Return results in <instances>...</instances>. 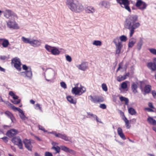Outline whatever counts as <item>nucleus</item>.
Segmentation results:
<instances>
[{"label": "nucleus", "mask_w": 156, "mask_h": 156, "mask_svg": "<svg viewBox=\"0 0 156 156\" xmlns=\"http://www.w3.org/2000/svg\"><path fill=\"white\" fill-rule=\"evenodd\" d=\"M138 20V16L132 15L129 16L126 19L124 23L125 27L130 30L129 36L131 37L134 32V30L140 26L139 22H136Z\"/></svg>", "instance_id": "1"}, {"label": "nucleus", "mask_w": 156, "mask_h": 156, "mask_svg": "<svg viewBox=\"0 0 156 156\" xmlns=\"http://www.w3.org/2000/svg\"><path fill=\"white\" fill-rule=\"evenodd\" d=\"M4 16L9 20L6 21L7 25L10 29H17L19 28L15 20L18 19L16 14L12 11L6 9L4 12Z\"/></svg>", "instance_id": "2"}, {"label": "nucleus", "mask_w": 156, "mask_h": 156, "mask_svg": "<svg viewBox=\"0 0 156 156\" xmlns=\"http://www.w3.org/2000/svg\"><path fill=\"white\" fill-rule=\"evenodd\" d=\"M66 3L68 8L72 11L80 12L83 9V6L77 0H67Z\"/></svg>", "instance_id": "3"}, {"label": "nucleus", "mask_w": 156, "mask_h": 156, "mask_svg": "<svg viewBox=\"0 0 156 156\" xmlns=\"http://www.w3.org/2000/svg\"><path fill=\"white\" fill-rule=\"evenodd\" d=\"M22 67L23 69L25 70V71L20 72L19 74L24 77L27 78L29 79H31L32 76V73L30 67L27 66L25 65H23Z\"/></svg>", "instance_id": "4"}, {"label": "nucleus", "mask_w": 156, "mask_h": 156, "mask_svg": "<svg viewBox=\"0 0 156 156\" xmlns=\"http://www.w3.org/2000/svg\"><path fill=\"white\" fill-rule=\"evenodd\" d=\"M117 2L119 3L121 6L123 8H125L129 12H130L131 10L129 6L130 4L129 0H116Z\"/></svg>", "instance_id": "5"}, {"label": "nucleus", "mask_w": 156, "mask_h": 156, "mask_svg": "<svg viewBox=\"0 0 156 156\" xmlns=\"http://www.w3.org/2000/svg\"><path fill=\"white\" fill-rule=\"evenodd\" d=\"M113 42L115 43L116 46V53L119 54L120 53L122 47V43L120 41H119V39L118 37L114 39Z\"/></svg>", "instance_id": "6"}, {"label": "nucleus", "mask_w": 156, "mask_h": 156, "mask_svg": "<svg viewBox=\"0 0 156 156\" xmlns=\"http://www.w3.org/2000/svg\"><path fill=\"white\" fill-rule=\"evenodd\" d=\"M135 5L139 9L143 11L146 9L147 5L142 0H137Z\"/></svg>", "instance_id": "7"}, {"label": "nucleus", "mask_w": 156, "mask_h": 156, "mask_svg": "<svg viewBox=\"0 0 156 156\" xmlns=\"http://www.w3.org/2000/svg\"><path fill=\"white\" fill-rule=\"evenodd\" d=\"M12 62L13 64L14 67L19 71L21 70V63L20 59L17 57L13 58L12 60Z\"/></svg>", "instance_id": "8"}, {"label": "nucleus", "mask_w": 156, "mask_h": 156, "mask_svg": "<svg viewBox=\"0 0 156 156\" xmlns=\"http://www.w3.org/2000/svg\"><path fill=\"white\" fill-rule=\"evenodd\" d=\"M12 141L15 144L17 145L20 149H22L23 144L22 141L19 137H13Z\"/></svg>", "instance_id": "9"}, {"label": "nucleus", "mask_w": 156, "mask_h": 156, "mask_svg": "<svg viewBox=\"0 0 156 156\" xmlns=\"http://www.w3.org/2000/svg\"><path fill=\"white\" fill-rule=\"evenodd\" d=\"M98 5L101 7L108 9L110 7L111 3L108 1H103L100 2Z\"/></svg>", "instance_id": "10"}, {"label": "nucleus", "mask_w": 156, "mask_h": 156, "mask_svg": "<svg viewBox=\"0 0 156 156\" xmlns=\"http://www.w3.org/2000/svg\"><path fill=\"white\" fill-rule=\"evenodd\" d=\"M17 133V130L16 129H12L7 132L6 135L8 137H11L16 135Z\"/></svg>", "instance_id": "11"}, {"label": "nucleus", "mask_w": 156, "mask_h": 156, "mask_svg": "<svg viewBox=\"0 0 156 156\" xmlns=\"http://www.w3.org/2000/svg\"><path fill=\"white\" fill-rule=\"evenodd\" d=\"M23 143L24 144L25 147L28 150L30 151H32V146L30 141L27 139H25L23 140Z\"/></svg>", "instance_id": "12"}, {"label": "nucleus", "mask_w": 156, "mask_h": 156, "mask_svg": "<svg viewBox=\"0 0 156 156\" xmlns=\"http://www.w3.org/2000/svg\"><path fill=\"white\" fill-rule=\"evenodd\" d=\"M55 135L56 137L61 138L66 141H69L70 140L69 137L65 134H62L60 133H56Z\"/></svg>", "instance_id": "13"}, {"label": "nucleus", "mask_w": 156, "mask_h": 156, "mask_svg": "<svg viewBox=\"0 0 156 156\" xmlns=\"http://www.w3.org/2000/svg\"><path fill=\"white\" fill-rule=\"evenodd\" d=\"M78 84H77L75 87L72 88V92L76 95H80V87H78Z\"/></svg>", "instance_id": "14"}, {"label": "nucleus", "mask_w": 156, "mask_h": 156, "mask_svg": "<svg viewBox=\"0 0 156 156\" xmlns=\"http://www.w3.org/2000/svg\"><path fill=\"white\" fill-rule=\"evenodd\" d=\"M147 66L148 68L152 71L156 70V64L155 62H149L147 63Z\"/></svg>", "instance_id": "15"}, {"label": "nucleus", "mask_w": 156, "mask_h": 156, "mask_svg": "<svg viewBox=\"0 0 156 156\" xmlns=\"http://www.w3.org/2000/svg\"><path fill=\"white\" fill-rule=\"evenodd\" d=\"M90 100L91 101L94 103H97L103 101V100H101L100 98L96 96H93L90 95Z\"/></svg>", "instance_id": "16"}, {"label": "nucleus", "mask_w": 156, "mask_h": 156, "mask_svg": "<svg viewBox=\"0 0 156 156\" xmlns=\"http://www.w3.org/2000/svg\"><path fill=\"white\" fill-rule=\"evenodd\" d=\"M41 43V40L32 39L30 45L34 47H37L39 46Z\"/></svg>", "instance_id": "17"}, {"label": "nucleus", "mask_w": 156, "mask_h": 156, "mask_svg": "<svg viewBox=\"0 0 156 156\" xmlns=\"http://www.w3.org/2000/svg\"><path fill=\"white\" fill-rule=\"evenodd\" d=\"M88 64L85 62H83L80 65L77 66L78 69L81 70L85 71L87 68Z\"/></svg>", "instance_id": "18"}, {"label": "nucleus", "mask_w": 156, "mask_h": 156, "mask_svg": "<svg viewBox=\"0 0 156 156\" xmlns=\"http://www.w3.org/2000/svg\"><path fill=\"white\" fill-rule=\"evenodd\" d=\"M2 41V45L4 48H7L9 44V41L4 38H0V42Z\"/></svg>", "instance_id": "19"}, {"label": "nucleus", "mask_w": 156, "mask_h": 156, "mask_svg": "<svg viewBox=\"0 0 156 156\" xmlns=\"http://www.w3.org/2000/svg\"><path fill=\"white\" fill-rule=\"evenodd\" d=\"M151 90V86L150 85L147 84L146 85L144 88V94L145 95L149 93Z\"/></svg>", "instance_id": "20"}, {"label": "nucleus", "mask_w": 156, "mask_h": 156, "mask_svg": "<svg viewBox=\"0 0 156 156\" xmlns=\"http://www.w3.org/2000/svg\"><path fill=\"white\" fill-rule=\"evenodd\" d=\"M60 147L62 150L66 152H69L71 154L73 153L74 152V151L73 150L70 149L69 148L65 146H60Z\"/></svg>", "instance_id": "21"}, {"label": "nucleus", "mask_w": 156, "mask_h": 156, "mask_svg": "<svg viewBox=\"0 0 156 156\" xmlns=\"http://www.w3.org/2000/svg\"><path fill=\"white\" fill-rule=\"evenodd\" d=\"M5 114L8 118L11 119L12 122H14V120L15 119L11 113L9 111H6L5 112Z\"/></svg>", "instance_id": "22"}, {"label": "nucleus", "mask_w": 156, "mask_h": 156, "mask_svg": "<svg viewBox=\"0 0 156 156\" xmlns=\"http://www.w3.org/2000/svg\"><path fill=\"white\" fill-rule=\"evenodd\" d=\"M85 10L86 12L88 13H93L95 12L94 9L92 6L87 7Z\"/></svg>", "instance_id": "23"}, {"label": "nucleus", "mask_w": 156, "mask_h": 156, "mask_svg": "<svg viewBox=\"0 0 156 156\" xmlns=\"http://www.w3.org/2000/svg\"><path fill=\"white\" fill-rule=\"evenodd\" d=\"M147 120L150 124L153 125H156V120L152 118L151 117H148Z\"/></svg>", "instance_id": "24"}, {"label": "nucleus", "mask_w": 156, "mask_h": 156, "mask_svg": "<svg viewBox=\"0 0 156 156\" xmlns=\"http://www.w3.org/2000/svg\"><path fill=\"white\" fill-rule=\"evenodd\" d=\"M21 40L22 41L25 43L29 44H31V40L30 38H26L24 37H22L21 38Z\"/></svg>", "instance_id": "25"}, {"label": "nucleus", "mask_w": 156, "mask_h": 156, "mask_svg": "<svg viewBox=\"0 0 156 156\" xmlns=\"http://www.w3.org/2000/svg\"><path fill=\"white\" fill-rule=\"evenodd\" d=\"M67 100L71 103L75 104L76 103V100L73 99V97L71 96L67 97Z\"/></svg>", "instance_id": "26"}, {"label": "nucleus", "mask_w": 156, "mask_h": 156, "mask_svg": "<svg viewBox=\"0 0 156 156\" xmlns=\"http://www.w3.org/2000/svg\"><path fill=\"white\" fill-rule=\"evenodd\" d=\"M51 52L54 55H58L59 54L60 52L59 50L56 47H53Z\"/></svg>", "instance_id": "27"}, {"label": "nucleus", "mask_w": 156, "mask_h": 156, "mask_svg": "<svg viewBox=\"0 0 156 156\" xmlns=\"http://www.w3.org/2000/svg\"><path fill=\"white\" fill-rule=\"evenodd\" d=\"M46 72L47 75L49 78L53 76L54 73V71L51 69H47Z\"/></svg>", "instance_id": "28"}, {"label": "nucleus", "mask_w": 156, "mask_h": 156, "mask_svg": "<svg viewBox=\"0 0 156 156\" xmlns=\"http://www.w3.org/2000/svg\"><path fill=\"white\" fill-rule=\"evenodd\" d=\"M131 88L133 91L134 93H137V86L136 84L135 83H133L131 85Z\"/></svg>", "instance_id": "29"}, {"label": "nucleus", "mask_w": 156, "mask_h": 156, "mask_svg": "<svg viewBox=\"0 0 156 156\" xmlns=\"http://www.w3.org/2000/svg\"><path fill=\"white\" fill-rule=\"evenodd\" d=\"M136 42V41L134 39L129 40L128 44V47L129 48H132Z\"/></svg>", "instance_id": "30"}, {"label": "nucleus", "mask_w": 156, "mask_h": 156, "mask_svg": "<svg viewBox=\"0 0 156 156\" xmlns=\"http://www.w3.org/2000/svg\"><path fill=\"white\" fill-rule=\"evenodd\" d=\"M128 111L129 113L132 115H135L136 113V111L133 108L130 107L128 108Z\"/></svg>", "instance_id": "31"}, {"label": "nucleus", "mask_w": 156, "mask_h": 156, "mask_svg": "<svg viewBox=\"0 0 156 156\" xmlns=\"http://www.w3.org/2000/svg\"><path fill=\"white\" fill-rule=\"evenodd\" d=\"M143 43V40L141 38L137 44V49L138 51L140 50Z\"/></svg>", "instance_id": "32"}, {"label": "nucleus", "mask_w": 156, "mask_h": 156, "mask_svg": "<svg viewBox=\"0 0 156 156\" xmlns=\"http://www.w3.org/2000/svg\"><path fill=\"white\" fill-rule=\"evenodd\" d=\"M58 146H53L51 148V149L52 150H54L56 151L55 154L59 153L60 151V148Z\"/></svg>", "instance_id": "33"}, {"label": "nucleus", "mask_w": 156, "mask_h": 156, "mask_svg": "<svg viewBox=\"0 0 156 156\" xmlns=\"http://www.w3.org/2000/svg\"><path fill=\"white\" fill-rule=\"evenodd\" d=\"M53 48V47H51L48 44H46L45 46V48L49 52H51Z\"/></svg>", "instance_id": "34"}, {"label": "nucleus", "mask_w": 156, "mask_h": 156, "mask_svg": "<svg viewBox=\"0 0 156 156\" xmlns=\"http://www.w3.org/2000/svg\"><path fill=\"white\" fill-rule=\"evenodd\" d=\"M93 44L96 46H101V42L100 41H94L93 43Z\"/></svg>", "instance_id": "35"}, {"label": "nucleus", "mask_w": 156, "mask_h": 156, "mask_svg": "<svg viewBox=\"0 0 156 156\" xmlns=\"http://www.w3.org/2000/svg\"><path fill=\"white\" fill-rule=\"evenodd\" d=\"M126 79L125 76H119L117 77V80L118 81L120 82Z\"/></svg>", "instance_id": "36"}, {"label": "nucleus", "mask_w": 156, "mask_h": 156, "mask_svg": "<svg viewBox=\"0 0 156 156\" xmlns=\"http://www.w3.org/2000/svg\"><path fill=\"white\" fill-rule=\"evenodd\" d=\"M2 102H4L7 105L10 107L12 109L13 108V107L14 106L12 104H11V103H10L9 101H3Z\"/></svg>", "instance_id": "37"}, {"label": "nucleus", "mask_w": 156, "mask_h": 156, "mask_svg": "<svg viewBox=\"0 0 156 156\" xmlns=\"http://www.w3.org/2000/svg\"><path fill=\"white\" fill-rule=\"evenodd\" d=\"M35 108L37 110H39L41 112H42V110L41 107V106L39 104H37L35 105Z\"/></svg>", "instance_id": "38"}, {"label": "nucleus", "mask_w": 156, "mask_h": 156, "mask_svg": "<svg viewBox=\"0 0 156 156\" xmlns=\"http://www.w3.org/2000/svg\"><path fill=\"white\" fill-rule=\"evenodd\" d=\"M127 87V84L126 81L122 82L121 84V87L122 89H125Z\"/></svg>", "instance_id": "39"}, {"label": "nucleus", "mask_w": 156, "mask_h": 156, "mask_svg": "<svg viewBox=\"0 0 156 156\" xmlns=\"http://www.w3.org/2000/svg\"><path fill=\"white\" fill-rule=\"evenodd\" d=\"M119 38L121 41L122 42H125L127 40V37L124 35L120 36Z\"/></svg>", "instance_id": "40"}, {"label": "nucleus", "mask_w": 156, "mask_h": 156, "mask_svg": "<svg viewBox=\"0 0 156 156\" xmlns=\"http://www.w3.org/2000/svg\"><path fill=\"white\" fill-rule=\"evenodd\" d=\"M12 109H13L15 111H16V110L18 111L19 112V113H20V114H21L22 113H23V111L22 110H21L20 108L16 107L14 106Z\"/></svg>", "instance_id": "41"}, {"label": "nucleus", "mask_w": 156, "mask_h": 156, "mask_svg": "<svg viewBox=\"0 0 156 156\" xmlns=\"http://www.w3.org/2000/svg\"><path fill=\"white\" fill-rule=\"evenodd\" d=\"M150 51V52L152 54L156 55V49L154 48H149L148 49Z\"/></svg>", "instance_id": "42"}, {"label": "nucleus", "mask_w": 156, "mask_h": 156, "mask_svg": "<svg viewBox=\"0 0 156 156\" xmlns=\"http://www.w3.org/2000/svg\"><path fill=\"white\" fill-rule=\"evenodd\" d=\"M80 86V94L81 95L83 93L86 91V88L83 87L81 86V85Z\"/></svg>", "instance_id": "43"}, {"label": "nucleus", "mask_w": 156, "mask_h": 156, "mask_svg": "<svg viewBox=\"0 0 156 156\" xmlns=\"http://www.w3.org/2000/svg\"><path fill=\"white\" fill-rule=\"evenodd\" d=\"M20 118L21 119L23 120H25L27 118V117H26L25 115H24V112H23V113H22L21 114H20L19 115Z\"/></svg>", "instance_id": "44"}, {"label": "nucleus", "mask_w": 156, "mask_h": 156, "mask_svg": "<svg viewBox=\"0 0 156 156\" xmlns=\"http://www.w3.org/2000/svg\"><path fill=\"white\" fill-rule=\"evenodd\" d=\"M102 87L103 90L105 91H107L108 90L106 84L105 83H103L102 84Z\"/></svg>", "instance_id": "45"}, {"label": "nucleus", "mask_w": 156, "mask_h": 156, "mask_svg": "<svg viewBox=\"0 0 156 156\" xmlns=\"http://www.w3.org/2000/svg\"><path fill=\"white\" fill-rule=\"evenodd\" d=\"M60 85L61 87L64 89H66L67 88L66 85L64 82H61L60 83Z\"/></svg>", "instance_id": "46"}, {"label": "nucleus", "mask_w": 156, "mask_h": 156, "mask_svg": "<svg viewBox=\"0 0 156 156\" xmlns=\"http://www.w3.org/2000/svg\"><path fill=\"white\" fill-rule=\"evenodd\" d=\"M121 115H123L124 116V117H123L122 119L123 120V121L125 122H127V121H129V120L127 119L126 118L125 116L124 113L122 112H121Z\"/></svg>", "instance_id": "47"}, {"label": "nucleus", "mask_w": 156, "mask_h": 156, "mask_svg": "<svg viewBox=\"0 0 156 156\" xmlns=\"http://www.w3.org/2000/svg\"><path fill=\"white\" fill-rule=\"evenodd\" d=\"M12 102L14 104H19L20 102V99H19L17 101L16 100H11Z\"/></svg>", "instance_id": "48"}, {"label": "nucleus", "mask_w": 156, "mask_h": 156, "mask_svg": "<svg viewBox=\"0 0 156 156\" xmlns=\"http://www.w3.org/2000/svg\"><path fill=\"white\" fill-rule=\"evenodd\" d=\"M87 114L88 115L90 116H91L93 117L94 119L97 117V115H94L92 113H91L90 112H87Z\"/></svg>", "instance_id": "49"}, {"label": "nucleus", "mask_w": 156, "mask_h": 156, "mask_svg": "<svg viewBox=\"0 0 156 156\" xmlns=\"http://www.w3.org/2000/svg\"><path fill=\"white\" fill-rule=\"evenodd\" d=\"M117 132L118 135L123 133L122 130L120 127H119L117 129Z\"/></svg>", "instance_id": "50"}, {"label": "nucleus", "mask_w": 156, "mask_h": 156, "mask_svg": "<svg viewBox=\"0 0 156 156\" xmlns=\"http://www.w3.org/2000/svg\"><path fill=\"white\" fill-rule=\"evenodd\" d=\"M66 59L67 61L69 62H71L72 61L71 57L69 55H67L66 56Z\"/></svg>", "instance_id": "51"}, {"label": "nucleus", "mask_w": 156, "mask_h": 156, "mask_svg": "<svg viewBox=\"0 0 156 156\" xmlns=\"http://www.w3.org/2000/svg\"><path fill=\"white\" fill-rule=\"evenodd\" d=\"M5 142H7L8 141V138L6 136L3 137L1 138Z\"/></svg>", "instance_id": "52"}, {"label": "nucleus", "mask_w": 156, "mask_h": 156, "mask_svg": "<svg viewBox=\"0 0 156 156\" xmlns=\"http://www.w3.org/2000/svg\"><path fill=\"white\" fill-rule=\"evenodd\" d=\"M119 136L123 140H125L126 138L123 133L119 135Z\"/></svg>", "instance_id": "53"}, {"label": "nucleus", "mask_w": 156, "mask_h": 156, "mask_svg": "<svg viewBox=\"0 0 156 156\" xmlns=\"http://www.w3.org/2000/svg\"><path fill=\"white\" fill-rule=\"evenodd\" d=\"M152 94L154 98L156 99V92L154 90L152 91Z\"/></svg>", "instance_id": "54"}, {"label": "nucleus", "mask_w": 156, "mask_h": 156, "mask_svg": "<svg viewBox=\"0 0 156 156\" xmlns=\"http://www.w3.org/2000/svg\"><path fill=\"white\" fill-rule=\"evenodd\" d=\"M100 107L103 109H105L106 108V105L105 104H101L99 106Z\"/></svg>", "instance_id": "55"}, {"label": "nucleus", "mask_w": 156, "mask_h": 156, "mask_svg": "<svg viewBox=\"0 0 156 156\" xmlns=\"http://www.w3.org/2000/svg\"><path fill=\"white\" fill-rule=\"evenodd\" d=\"M45 156H53L52 154L49 152H46L45 154Z\"/></svg>", "instance_id": "56"}, {"label": "nucleus", "mask_w": 156, "mask_h": 156, "mask_svg": "<svg viewBox=\"0 0 156 156\" xmlns=\"http://www.w3.org/2000/svg\"><path fill=\"white\" fill-rule=\"evenodd\" d=\"M125 123V125L127 127V129H129L130 128L131 126L129 125V121L126 122Z\"/></svg>", "instance_id": "57"}, {"label": "nucleus", "mask_w": 156, "mask_h": 156, "mask_svg": "<svg viewBox=\"0 0 156 156\" xmlns=\"http://www.w3.org/2000/svg\"><path fill=\"white\" fill-rule=\"evenodd\" d=\"M39 128L40 129L43 131L44 132H46L47 131L46 130L44 129V128L41 126H39Z\"/></svg>", "instance_id": "58"}, {"label": "nucleus", "mask_w": 156, "mask_h": 156, "mask_svg": "<svg viewBox=\"0 0 156 156\" xmlns=\"http://www.w3.org/2000/svg\"><path fill=\"white\" fill-rule=\"evenodd\" d=\"M148 106L151 108H154V107L152 104V103L151 102H149L148 104Z\"/></svg>", "instance_id": "59"}, {"label": "nucleus", "mask_w": 156, "mask_h": 156, "mask_svg": "<svg viewBox=\"0 0 156 156\" xmlns=\"http://www.w3.org/2000/svg\"><path fill=\"white\" fill-rule=\"evenodd\" d=\"M145 109L147 110L149 112H153L154 111L152 110L151 108H146Z\"/></svg>", "instance_id": "60"}, {"label": "nucleus", "mask_w": 156, "mask_h": 156, "mask_svg": "<svg viewBox=\"0 0 156 156\" xmlns=\"http://www.w3.org/2000/svg\"><path fill=\"white\" fill-rule=\"evenodd\" d=\"M124 101H125V104L126 105H128L129 102V100L127 98H125Z\"/></svg>", "instance_id": "61"}, {"label": "nucleus", "mask_w": 156, "mask_h": 156, "mask_svg": "<svg viewBox=\"0 0 156 156\" xmlns=\"http://www.w3.org/2000/svg\"><path fill=\"white\" fill-rule=\"evenodd\" d=\"M6 56H0V59L2 60H4L6 58Z\"/></svg>", "instance_id": "62"}, {"label": "nucleus", "mask_w": 156, "mask_h": 156, "mask_svg": "<svg viewBox=\"0 0 156 156\" xmlns=\"http://www.w3.org/2000/svg\"><path fill=\"white\" fill-rule=\"evenodd\" d=\"M9 94L12 97L15 95V94L12 91H10Z\"/></svg>", "instance_id": "63"}, {"label": "nucleus", "mask_w": 156, "mask_h": 156, "mask_svg": "<svg viewBox=\"0 0 156 156\" xmlns=\"http://www.w3.org/2000/svg\"><path fill=\"white\" fill-rule=\"evenodd\" d=\"M12 98L14 100H16V99H18L19 97L17 96L15 94L14 96L12 97Z\"/></svg>", "instance_id": "64"}]
</instances>
